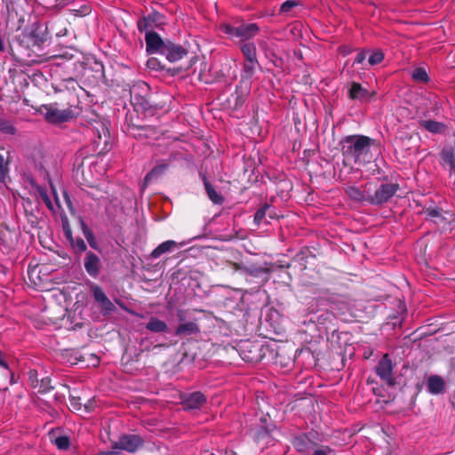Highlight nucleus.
Listing matches in <instances>:
<instances>
[{"mask_svg": "<svg viewBox=\"0 0 455 455\" xmlns=\"http://www.w3.org/2000/svg\"><path fill=\"white\" fill-rule=\"evenodd\" d=\"M84 266L88 275L96 278L100 272V259L94 252L88 251L84 257Z\"/></svg>", "mask_w": 455, "mask_h": 455, "instance_id": "10", "label": "nucleus"}, {"mask_svg": "<svg viewBox=\"0 0 455 455\" xmlns=\"http://www.w3.org/2000/svg\"><path fill=\"white\" fill-rule=\"evenodd\" d=\"M254 358H255L254 355H244L243 356V359L245 360V361H252V360H254Z\"/></svg>", "mask_w": 455, "mask_h": 455, "instance_id": "43", "label": "nucleus"}, {"mask_svg": "<svg viewBox=\"0 0 455 455\" xmlns=\"http://www.w3.org/2000/svg\"><path fill=\"white\" fill-rule=\"evenodd\" d=\"M377 375L388 385L393 384V364L387 355H385L376 367Z\"/></svg>", "mask_w": 455, "mask_h": 455, "instance_id": "8", "label": "nucleus"}, {"mask_svg": "<svg viewBox=\"0 0 455 455\" xmlns=\"http://www.w3.org/2000/svg\"><path fill=\"white\" fill-rule=\"evenodd\" d=\"M162 55H164L166 59L171 62H175L183 58L186 55V51L180 45H176L170 41L166 42V46L162 50Z\"/></svg>", "mask_w": 455, "mask_h": 455, "instance_id": "12", "label": "nucleus"}, {"mask_svg": "<svg viewBox=\"0 0 455 455\" xmlns=\"http://www.w3.org/2000/svg\"><path fill=\"white\" fill-rule=\"evenodd\" d=\"M259 66L258 60L255 62L251 60H245L243 68V78L251 79L256 68Z\"/></svg>", "mask_w": 455, "mask_h": 455, "instance_id": "25", "label": "nucleus"}, {"mask_svg": "<svg viewBox=\"0 0 455 455\" xmlns=\"http://www.w3.org/2000/svg\"><path fill=\"white\" fill-rule=\"evenodd\" d=\"M313 455H336L335 451L329 446H320L315 449Z\"/></svg>", "mask_w": 455, "mask_h": 455, "instance_id": "36", "label": "nucleus"}, {"mask_svg": "<svg viewBox=\"0 0 455 455\" xmlns=\"http://www.w3.org/2000/svg\"><path fill=\"white\" fill-rule=\"evenodd\" d=\"M92 291L95 300L100 305L102 309L106 311H112L115 308L114 304L100 286H93L92 288Z\"/></svg>", "mask_w": 455, "mask_h": 455, "instance_id": "14", "label": "nucleus"}, {"mask_svg": "<svg viewBox=\"0 0 455 455\" xmlns=\"http://www.w3.org/2000/svg\"><path fill=\"white\" fill-rule=\"evenodd\" d=\"M368 63L371 66H375L381 63L384 60V53L379 49H375L369 52Z\"/></svg>", "mask_w": 455, "mask_h": 455, "instance_id": "29", "label": "nucleus"}, {"mask_svg": "<svg viewBox=\"0 0 455 455\" xmlns=\"http://www.w3.org/2000/svg\"><path fill=\"white\" fill-rule=\"evenodd\" d=\"M346 193L348 196L355 201L364 200V195L358 188L350 186L346 188Z\"/></svg>", "mask_w": 455, "mask_h": 455, "instance_id": "32", "label": "nucleus"}, {"mask_svg": "<svg viewBox=\"0 0 455 455\" xmlns=\"http://www.w3.org/2000/svg\"><path fill=\"white\" fill-rule=\"evenodd\" d=\"M419 125L423 127L427 132L434 134H442L446 131V124L442 122H437L435 120H420Z\"/></svg>", "mask_w": 455, "mask_h": 455, "instance_id": "16", "label": "nucleus"}, {"mask_svg": "<svg viewBox=\"0 0 455 455\" xmlns=\"http://www.w3.org/2000/svg\"><path fill=\"white\" fill-rule=\"evenodd\" d=\"M375 95L374 92H370L363 87L359 83L353 82L348 90V97L351 100L367 101Z\"/></svg>", "mask_w": 455, "mask_h": 455, "instance_id": "11", "label": "nucleus"}, {"mask_svg": "<svg viewBox=\"0 0 455 455\" xmlns=\"http://www.w3.org/2000/svg\"><path fill=\"white\" fill-rule=\"evenodd\" d=\"M367 54H368V52H366V51H361L360 52H358L355 57V64H363L367 58Z\"/></svg>", "mask_w": 455, "mask_h": 455, "instance_id": "41", "label": "nucleus"}, {"mask_svg": "<svg viewBox=\"0 0 455 455\" xmlns=\"http://www.w3.org/2000/svg\"><path fill=\"white\" fill-rule=\"evenodd\" d=\"M204 185L208 198L214 204L221 205L225 202V191L219 183L204 180Z\"/></svg>", "mask_w": 455, "mask_h": 455, "instance_id": "7", "label": "nucleus"}, {"mask_svg": "<svg viewBox=\"0 0 455 455\" xmlns=\"http://www.w3.org/2000/svg\"><path fill=\"white\" fill-rule=\"evenodd\" d=\"M23 36L28 46H40L46 40L45 28L34 23L24 31Z\"/></svg>", "mask_w": 455, "mask_h": 455, "instance_id": "5", "label": "nucleus"}, {"mask_svg": "<svg viewBox=\"0 0 455 455\" xmlns=\"http://www.w3.org/2000/svg\"><path fill=\"white\" fill-rule=\"evenodd\" d=\"M184 407L186 409H197L199 408V393L195 392L187 397L184 402Z\"/></svg>", "mask_w": 455, "mask_h": 455, "instance_id": "30", "label": "nucleus"}, {"mask_svg": "<svg viewBox=\"0 0 455 455\" xmlns=\"http://www.w3.org/2000/svg\"><path fill=\"white\" fill-rule=\"evenodd\" d=\"M4 51V44L3 38L0 36V52Z\"/></svg>", "mask_w": 455, "mask_h": 455, "instance_id": "44", "label": "nucleus"}, {"mask_svg": "<svg viewBox=\"0 0 455 455\" xmlns=\"http://www.w3.org/2000/svg\"><path fill=\"white\" fill-rule=\"evenodd\" d=\"M296 3L293 0H286L284 3L282 4L280 7L281 12H290L294 6H296Z\"/></svg>", "mask_w": 455, "mask_h": 455, "instance_id": "38", "label": "nucleus"}, {"mask_svg": "<svg viewBox=\"0 0 455 455\" xmlns=\"http://www.w3.org/2000/svg\"><path fill=\"white\" fill-rule=\"evenodd\" d=\"M9 151L0 148V181H4L9 172Z\"/></svg>", "mask_w": 455, "mask_h": 455, "instance_id": "20", "label": "nucleus"}, {"mask_svg": "<svg viewBox=\"0 0 455 455\" xmlns=\"http://www.w3.org/2000/svg\"><path fill=\"white\" fill-rule=\"evenodd\" d=\"M206 400V398L201 395V398H200V401H201V404L203 403V402H204Z\"/></svg>", "mask_w": 455, "mask_h": 455, "instance_id": "48", "label": "nucleus"}, {"mask_svg": "<svg viewBox=\"0 0 455 455\" xmlns=\"http://www.w3.org/2000/svg\"><path fill=\"white\" fill-rule=\"evenodd\" d=\"M44 202L47 204V205L50 207L51 201H50L48 196L44 195Z\"/></svg>", "mask_w": 455, "mask_h": 455, "instance_id": "45", "label": "nucleus"}, {"mask_svg": "<svg viewBox=\"0 0 455 455\" xmlns=\"http://www.w3.org/2000/svg\"><path fill=\"white\" fill-rule=\"evenodd\" d=\"M197 331V326L194 323H186L180 324L176 330V335H189Z\"/></svg>", "mask_w": 455, "mask_h": 455, "instance_id": "28", "label": "nucleus"}, {"mask_svg": "<svg viewBox=\"0 0 455 455\" xmlns=\"http://www.w3.org/2000/svg\"><path fill=\"white\" fill-rule=\"evenodd\" d=\"M66 235L67 237L69 239L70 243H71V245L72 247L77 251V252H84L86 251L87 249V246L84 243V241L78 237L76 239H73L72 236H71V231L70 230H67L66 231Z\"/></svg>", "mask_w": 455, "mask_h": 455, "instance_id": "26", "label": "nucleus"}, {"mask_svg": "<svg viewBox=\"0 0 455 455\" xmlns=\"http://www.w3.org/2000/svg\"><path fill=\"white\" fill-rule=\"evenodd\" d=\"M266 215V209L261 208L258 210L254 215V221L256 224H259Z\"/></svg>", "mask_w": 455, "mask_h": 455, "instance_id": "40", "label": "nucleus"}, {"mask_svg": "<svg viewBox=\"0 0 455 455\" xmlns=\"http://www.w3.org/2000/svg\"><path fill=\"white\" fill-rule=\"evenodd\" d=\"M53 387L51 385V379L48 377L43 378L38 387L39 393H47L52 390Z\"/></svg>", "mask_w": 455, "mask_h": 455, "instance_id": "35", "label": "nucleus"}, {"mask_svg": "<svg viewBox=\"0 0 455 455\" xmlns=\"http://www.w3.org/2000/svg\"><path fill=\"white\" fill-rule=\"evenodd\" d=\"M411 77L416 82L427 83L429 81L428 74L425 68L418 67L411 72Z\"/></svg>", "mask_w": 455, "mask_h": 455, "instance_id": "27", "label": "nucleus"}, {"mask_svg": "<svg viewBox=\"0 0 455 455\" xmlns=\"http://www.w3.org/2000/svg\"><path fill=\"white\" fill-rule=\"evenodd\" d=\"M349 52H350L349 50H346V49H344L343 52H342L343 55H347Z\"/></svg>", "mask_w": 455, "mask_h": 455, "instance_id": "47", "label": "nucleus"}, {"mask_svg": "<svg viewBox=\"0 0 455 455\" xmlns=\"http://www.w3.org/2000/svg\"><path fill=\"white\" fill-rule=\"evenodd\" d=\"M442 164L449 167L450 175L455 177V145L443 148L441 152Z\"/></svg>", "mask_w": 455, "mask_h": 455, "instance_id": "13", "label": "nucleus"}, {"mask_svg": "<svg viewBox=\"0 0 455 455\" xmlns=\"http://www.w3.org/2000/svg\"><path fill=\"white\" fill-rule=\"evenodd\" d=\"M398 186L393 183L381 184L368 201L372 204H381L387 202L397 191Z\"/></svg>", "mask_w": 455, "mask_h": 455, "instance_id": "6", "label": "nucleus"}, {"mask_svg": "<svg viewBox=\"0 0 455 455\" xmlns=\"http://www.w3.org/2000/svg\"><path fill=\"white\" fill-rule=\"evenodd\" d=\"M168 168V164L162 162L155 166L145 177V182L149 183L160 177Z\"/></svg>", "mask_w": 455, "mask_h": 455, "instance_id": "21", "label": "nucleus"}, {"mask_svg": "<svg viewBox=\"0 0 455 455\" xmlns=\"http://www.w3.org/2000/svg\"><path fill=\"white\" fill-rule=\"evenodd\" d=\"M146 328L152 332H164L167 330V324L158 318L151 317Z\"/></svg>", "mask_w": 455, "mask_h": 455, "instance_id": "23", "label": "nucleus"}, {"mask_svg": "<svg viewBox=\"0 0 455 455\" xmlns=\"http://www.w3.org/2000/svg\"><path fill=\"white\" fill-rule=\"evenodd\" d=\"M180 245V244L173 240H167L154 249L150 254V257L152 259H157L164 253L173 251L175 249L179 248Z\"/></svg>", "mask_w": 455, "mask_h": 455, "instance_id": "15", "label": "nucleus"}, {"mask_svg": "<svg viewBox=\"0 0 455 455\" xmlns=\"http://www.w3.org/2000/svg\"><path fill=\"white\" fill-rule=\"evenodd\" d=\"M240 49L245 60H251L252 62L257 60L256 46L253 43H243Z\"/></svg>", "mask_w": 455, "mask_h": 455, "instance_id": "22", "label": "nucleus"}, {"mask_svg": "<svg viewBox=\"0 0 455 455\" xmlns=\"http://www.w3.org/2000/svg\"><path fill=\"white\" fill-rule=\"evenodd\" d=\"M443 212L440 209H431L427 210V217L428 220L435 221V220L441 218V214Z\"/></svg>", "mask_w": 455, "mask_h": 455, "instance_id": "37", "label": "nucleus"}, {"mask_svg": "<svg viewBox=\"0 0 455 455\" xmlns=\"http://www.w3.org/2000/svg\"><path fill=\"white\" fill-rule=\"evenodd\" d=\"M53 443L58 449L65 451L68 449L70 445V439L66 435L58 436L53 440Z\"/></svg>", "mask_w": 455, "mask_h": 455, "instance_id": "33", "label": "nucleus"}, {"mask_svg": "<svg viewBox=\"0 0 455 455\" xmlns=\"http://www.w3.org/2000/svg\"><path fill=\"white\" fill-rule=\"evenodd\" d=\"M371 139L363 135H348L340 141L341 152L347 160L355 164L370 162Z\"/></svg>", "mask_w": 455, "mask_h": 455, "instance_id": "1", "label": "nucleus"}, {"mask_svg": "<svg viewBox=\"0 0 455 455\" xmlns=\"http://www.w3.org/2000/svg\"><path fill=\"white\" fill-rule=\"evenodd\" d=\"M444 381L438 375H432L427 379V390L432 395H438L444 390Z\"/></svg>", "mask_w": 455, "mask_h": 455, "instance_id": "17", "label": "nucleus"}, {"mask_svg": "<svg viewBox=\"0 0 455 455\" xmlns=\"http://www.w3.org/2000/svg\"><path fill=\"white\" fill-rule=\"evenodd\" d=\"M251 343H248V342L244 344V346H246V347H249V346H251Z\"/></svg>", "mask_w": 455, "mask_h": 455, "instance_id": "49", "label": "nucleus"}, {"mask_svg": "<svg viewBox=\"0 0 455 455\" xmlns=\"http://www.w3.org/2000/svg\"><path fill=\"white\" fill-rule=\"evenodd\" d=\"M44 109V118L51 124H61L68 122L76 116L77 112L72 107L65 109H59L56 104L43 105Z\"/></svg>", "mask_w": 455, "mask_h": 455, "instance_id": "3", "label": "nucleus"}, {"mask_svg": "<svg viewBox=\"0 0 455 455\" xmlns=\"http://www.w3.org/2000/svg\"><path fill=\"white\" fill-rule=\"evenodd\" d=\"M137 26L140 32L146 31L149 27V17L140 20Z\"/></svg>", "mask_w": 455, "mask_h": 455, "instance_id": "39", "label": "nucleus"}, {"mask_svg": "<svg viewBox=\"0 0 455 455\" xmlns=\"http://www.w3.org/2000/svg\"><path fill=\"white\" fill-rule=\"evenodd\" d=\"M144 444L143 438L139 435H124L118 441L112 443V451L102 453V455H118L120 451L130 453L136 452Z\"/></svg>", "mask_w": 455, "mask_h": 455, "instance_id": "2", "label": "nucleus"}, {"mask_svg": "<svg viewBox=\"0 0 455 455\" xmlns=\"http://www.w3.org/2000/svg\"><path fill=\"white\" fill-rule=\"evenodd\" d=\"M454 215L453 213L445 212L441 214V218L435 220L436 224L443 231L451 230L454 227Z\"/></svg>", "mask_w": 455, "mask_h": 455, "instance_id": "19", "label": "nucleus"}, {"mask_svg": "<svg viewBox=\"0 0 455 455\" xmlns=\"http://www.w3.org/2000/svg\"><path fill=\"white\" fill-rule=\"evenodd\" d=\"M64 197H65V200H66V203H67L68 208H71L72 203H71V200L67 193H64Z\"/></svg>", "mask_w": 455, "mask_h": 455, "instance_id": "42", "label": "nucleus"}, {"mask_svg": "<svg viewBox=\"0 0 455 455\" xmlns=\"http://www.w3.org/2000/svg\"><path fill=\"white\" fill-rule=\"evenodd\" d=\"M224 32L231 37H237L241 40H248L256 36L259 31V27L255 23L241 24L237 27L226 25Z\"/></svg>", "mask_w": 455, "mask_h": 455, "instance_id": "4", "label": "nucleus"}, {"mask_svg": "<svg viewBox=\"0 0 455 455\" xmlns=\"http://www.w3.org/2000/svg\"><path fill=\"white\" fill-rule=\"evenodd\" d=\"M82 229H83V234L84 235V237L86 238L87 242L89 243V244L95 248V239H94V235L92 232V230L86 226L85 223H82Z\"/></svg>", "mask_w": 455, "mask_h": 455, "instance_id": "34", "label": "nucleus"}, {"mask_svg": "<svg viewBox=\"0 0 455 455\" xmlns=\"http://www.w3.org/2000/svg\"><path fill=\"white\" fill-rule=\"evenodd\" d=\"M332 309L338 310V314L340 315H345L346 312L350 311L349 303L347 302V299L340 297L337 304L333 305Z\"/></svg>", "mask_w": 455, "mask_h": 455, "instance_id": "31", "label": "nucleus"}, {"mask_svg": "<svg viewBox=\"0 0 455 455\" xmlns=\"http://www.w3.org/2000/svg\"><path fill=\"white\" fill-rule=\"evenodd\" d=\"M64 81H65V82H67V83H71V84H74V83H75V79H74V78H71V77H70V78H68V79H65Z\"/></svg>", "mask_w": 455, "mask_h": 455, "instance_id": "46", "label": "nucleus"}, {"mask_svg": "<svg viewBox=\"0 0 455 455\" xmlns=\"http://www.w3.org/2000/svg\"><path fill=\"white\" fill-rule=\"evenodd\" d=\"M292 444L298 451L305 452L311 449L313 442L307 434H303L296 436Z\"/></svg>", "mask_w": 455, "mask_h": 455, "instance_id": "18", "label": "nucleus"}, {"mask_svg": "<svg viewBox=\"0 0 455 455\" xmlns=\"http://www.w3.org/2000/svg\"><path fill=\"white\" fill-rule=\"evenodd\" d=\"M0 132L7 135H14L17 129L12 120L5 117H0Z\"/></svg>", "mask_w": 455, "mask_h": 455, "instance_id": "24", "label": "nucleus"}, {"mask_svg": "<svg viewBox=\"0 0 455 455\" xmlns=\"http://www.w3.org/2000/svg\"><path fill=\"white\" fill-rule=\"evenodd\" d=\"M145 41L147 52L149 53L159 52L161 54L162 50L166 46V42L155 31L147 32Z\"/></svg>", "mask_w": 455, "mask_h": 455, "instance_id": "9", "label": "nucleus"}]
</instances>
